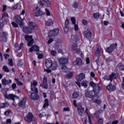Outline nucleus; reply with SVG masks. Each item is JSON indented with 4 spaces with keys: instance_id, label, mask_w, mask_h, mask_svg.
I'll return each instance as SVG.
<instances>
[{
    "instance_id": "1",
    "label": "nucleus",
    "mask_w": 124,
    "mask_h": 124,
    "mask_svg": "<svg viewBox=\"0 0 124 124\" xmlns=\"http://www.w3.org/2000/svg\"><path fill=\"white\" fill-rule=\"evenodd\" d=\"M101 91V88L99 86H96L93 88V90L90 91H86L85 95L86 97L92 99V101L94 103L99 104L101 101L98 99L99 98V92Z\"/></svg>"
},
{
    "instance_id": "2",
    "label": "nucleus",
    "mask_w": 124,
    "mask_h": 124,
    "mask_svg": "<svg viewBox=\"0 0 124 124\" xmlns=\"http://www.w3.org/2000/svg\"><path fill=\"white\" fill-rule=\"evenodd\" d=\"M79 40H80V38L78 35H73L71 36L70 42L73 43L72 46V51L74 54H79L80 55H83L81 50H80V48H78V46H77V44H76Z\"/></svg>"
},
{
    "instance_id": "3",
    "label": "nucleus",
    "mask_w": 124,
    "mask_h": 124,
    "mask_svg": "<svg viewBox=\"0 0 124 124\" xmlns=\"http://www.w3.org/2000/svg\"><path fill=\"white\" fill-rule=\"evenodd\" d=\"M37 85V82L36 81H33L31 82V91L30 93L31 94L30 95V97L31 99L33 100H36V99H38L39 96H38V90L35 87Z\"/></svg>"
},
{
    "instance_id": "4",
    "label": "nucleus",
    "mask_w": 124,
    "mask_h": 124,
    "mask_svg": "<svg viewBox=\"0 0 124 124\" xmlns=\"http://www.w3.org/2000/svg\"><path fill=\"white\" fill-rule=\"evenodd\" d=\"M46 66L47 68H51L52 70H57L58 63L56 61L52 62L51 59L49 58L46 60Z\"/></svg>"
},
{
    "instance_id": "5",
    "label": "nucleus",
    "mask_w": 124,
    "mask_h": 124,
    "mask_svg": "<svg viewBox=\"0 0 124 124\" xmlns=\"http://www.w3.org/2000/svg\"><path fill=\"white\" fill-rule=\"evenodd\" d=\"M85 77V74L81 73L79 74L78 76L76 77V79L77 81L76 82L77 85H78V87L80 88L81 87L80 82L84 79Z\"/></svg>"
},
{
    "instance_id": "6",
    "label": "nucleus",
    "mask_w": 124,
    "mask_h": 124,
    "mask_svg": "<svg viewBox=\"0 0 124 124\" xmlns=\"http://www.w3.org/2000/svg\"><path fill=\"white\" fill-rule=\"evenodd\" d=\"M7 36H8V33H7V32H4L3 31H0V41L1 42L6 41Z\"/></svg>"
},
{
    "instance_id": "7",
    "label": "nucleus",
    "mask_w": 124,
    "mask_h": 124,
    "mask_svg": "<svg viewBox=\"0 0 124 124\" xmlns=\"http://www.w3.org/2000/svg\"><path fill=\"white\" fill-rule=\"evenodd\" d=\"M25 39L26 41H29L27 44L28 46H31L33 44L34 40L32 39V36L31 35L29 36V35H26L25 36Z\"/></svg>"
},
{
    "instance_id": "8",
    "label": "nucleus",
    "mask_w": 124,
    "mask_h": 124,
    "mask_svg": "<svg viewBox=\"0 0 124 124\" xmlns=\"http://www.w3.org/2000/svg\"><path fill=\"white\" fill-rule=\"evenodd\" d=\"M74 65L76 66H82L84 65V62H83V60L80 58H77L75 62H73Z\"/></svg>"
},
{
    "instance_id": "9",
    "label": "nucleus",
    "mask_w": 124,
    "mask_h": 124,
    "mask_svg": "<svg viewBox=\"0 0 124 124\" xmlns=\"http://www.w3.org/2000/svg\"><path fill=\"white\" fill-rule=\"evenodd\" d=\"M33 13L35 16H36V17H38L40 16L41 15H43V12L41 11L40 8L37 7L35 9H34L33 11Z\"/></svg>"
},
{
    "instance_id": "10",
    "label": "nucleus",
    "mask_w": 124,
    "mask_h": 124,
    "mask_svg": "<svg viewBox=\"0 0 124 124\" xmlns=\"http://www.w3.org/2000/svg\"><path fill=\"white\" fill-rule=\"evenodd\" d=\"M68 31H69V20H68V18H66L65 21L64 32L65 33H67Z\"/></svg>"
},
{
    "instance_id": "11",
    "label": "nucleus",
    "mask_w": 124,
    "mask_h": 124,
    "mask_svg": "<svg viewBox=\"0 0 124 124\" xmlns=\"http://www.w3.org/2000/svg\"><path fill=\"white\" fill-rule=\"evenodd\" d=\"M115 48H117V44H112L106 48V51L108 53H112Z\"/></svg>"
},
{
    "instance_id": "12",
    "label": "nucleus",
    "mask_w": 124,
    "mask_h": 124,
    "mask_svg": "<svg viewBox=\"0 0 124 124\" xmlns=\"http://www.w3.org/2000/svg\"><path fill=\"white\" fill-rule=\"evenodd\" d=\"M26 102H27V98L26 97H24L19 100L18 103V106H19V107H24V106L26 105Z\"/></svg>"
},
{
    "instance_id": "13",
    "label": "nucleus",
    "mask_w": 124,
    "mask_h": 124,
    "mask_svg": "<svg viewBox=\"0 0 124 124\" xmlns=\"http://www.w3.org/2000/svg\"><path fill=\"white\" fill-rule=\"evenodd\" d=\"M33 117V115H32V113H29L27 115V116L25 118V120L28 123H31V122H32Z\"/></svg>"
},
{
    "instance_id": "14",
    "label": "nucleus",
    "mask_w": 124,
    "mask_h": 124,
    "mask_svg": "<svg viewBox=\"0 0 124 124\" xmlns=\"http://www.w3.org/2000/svg\"><path fill=\"white\" fill-rule=\"evenodd\" d=\"M16 24L19 25L21 28H24V23H23L22 17L20 16H16Z\"/></svg>"
},
{
    "instance_id": "15",
    "label": "nucleus",
    "mask_w": 124,
    "mask_h": 124,
    "mask_svg": "<svg viewBox=\"0 0 124 124\" xmlns=\"http://www.w3.org/2000/svg\"><path fill=\"white\" fill-rule=\"evenodd\" d=\"M4 97L5 98H7V99H11V100L13 101L14 102H15V97H16V96L13 94H7V93H5L4 95Z\"/></svg>"
},
{
    "instance_id": "16",
    "label": "nucleus",
    "mask_w": 124,
    "mask_h": 124,
    "mask_svg": "<svg viewBox=\"0 0 124 124\" xmlns=\"http://www.w3.org/2000/svg\"><path fill=\"white\" fill-rule=\"evenodd\" d=\"M28 25L29 26V28L30 29H32V30H37L38 29V26L34 22H29L28 23Z\"/></svg>"
},
{
    "instance_id": "17",
    "label": "nucleus",
    "mask_w": 124,
    "mask_h": 124,
    "mask_svg": "<svg viewBox=\"0 0 124 124\" xmlns=\"http://www.w3.org/2000/svg\"><path fill=\"white\" fill-rule=\"evenodd\" d=\"M117 77L118 74L112 73L109 75L108 78H107V80H109V81L112 82L114 79H117Z\"/></svg>"
},
{
    "instance_id": "18",
    "label": "nucleus",
    "mask_w": 124,
    "mask_h": 124,
    "mask_svg": "<svg viewBox=\"0 0 124 124\" xmlns=\"http://www.w3.org/2000/svg\"><path fill=\"white\" fill-rule=\"evenodd\" d=\"M84 35L88 39L92 38V32L89 30H87L84 32Z\"/></svg>"
},
{
    "instance_id": "19",
    "label": "nucleus",
    "mask_w": 124,
    "mask_h": 124,
    "mask_svg": "<svg viewBox=\"0 0 124 124\" xmlns=\"http://www.w3.org/2000/svg\"><path fill=\"white\" fill-rule=\"evenodd\" d=\"M60 64H66L68 62V59L63 58L59 60Z\"/></svg>"
},
{
    "instance_id": "20",
    "label": "nucleus",
    "mask_w": 124,
    "mask_h": 124,
    "mask_svg": "<svg viewBox=\"0 0 124 124\" xmlns=\"http://www.w3.org/2000/svg\"><path fill=\"white\" fill-rule=\"evenodd\" d=\"M107 89L109 92H114L116 90V87L111 83H110L108 86H107Z\"/></svg>"
},
{
    "instance_id": "21",
    "label": "nucleus",
    "mask_w": 124,
    "mask_h": 124,
    "mask_svg": "<svg viewBox=\"0 0 124 124\" xmlns=\"http://www.w3.org/2000/svg\"><path fill=\"white\" fill-rule=\"evenodd\" d=\"M54 25V20H52V19L49 18L48 19V21H46L45 25L47 27H51V26H53Z\"/></svg>"
},
{
    "instance_id": "22",
    "label": "nucleus",
    "mask_w": 124,
    "mask_h": 124,
    "mask_svg": "<svg viewBox=\"0 0 124 124\" xmlns=\"http://www.w3.org/2000/svg\"><path fill=\"white\" fill-rule=\"evenodd\" d=\"M23 31L25 33H31L32 32V29L30 27H24Z\"/></svg>"
},
{
    "instance_id": "23",
    "label": "nucleus",
    "mask_w": 124,
    "mask_h": 124,
    "mask_svg": "<svg viewBox=\"0 0 124 124\" xmlns=\"http://www.w3.org/2000/svg\"><path fill=\"white\" fill-rule=\"evenodd\" d=\"M12 83V80L11 79H9L7 80L5 78L2 79V85H9V84H11Z\"/></svg>"
},
{
    "instance_id": "24",
    "label": "nucleus",
    "mask_w": 124,
    "mask_h": 124,
    "mask_svg": "<svg viewBox=\"0 0 124 124\" xmlns=\"http://www.w3.org/2000/svg\"><path fill=\"white\" fill-rule=\"evenodd\" d=\"M32 51H39V47L37 46H33L29 49V52H32Z\"/></svg>"
},
{
    "instance_id": "25",
    "label": "nucleus",
    "mask_w": 124,
    "mask_h": 124,
    "mask_svg": "<svg viewBox=\"0 0 124 124\" xmlns=\"http://www.w3.org/2000/svg\"><path fill=\"white\" fill-rule=\"evenodd\" d=\"M78 110L79 115H80V116H82V114H83V113H84V108H83L82 106H79L78 107Z\"/></svg>"
},
{
    "instance_id": "26",
    "label": "nucleus",
    "mask_w": 124,
    "mask_h": 124,
    "mask_svg": "<svg viewBox=\"0 0 124 124\" xmlns=\"http://www.w3.org/2000/svg\"><path fill=\"white\" fill-rule=\"evenodd\" d=\"M61 69L63 72H68V71H70V69L65 65L62 66Z\"/></svg>"
},
{
    "instance_id": "27",
    "label": "nucleus",
    "mask_w": 124,
    "mask_h": 124,
    "mask_svg": "<svg viewBox=\"0 0 124 124\" xmlns=\"http://www.w3.org/2000/svg\"><path fill=\"white\" fill-rule=\"evenodd\" d=\"M9 104L8 103H4L0 104V108H5V107H8Z\"/></svg>"
},
{
    "instance_id": "28",
    "label": "nucleus",
    "mask_w": 124,
    "mask_h": 124,
    "mask_svg": "<svg viewBox=\"0 0 124 124\" xmlns=\"http://www.w3.org/2000/svg\"><path fill=\"white\" fill-rule=\"evenodd\" d=\"M48 106H49V101H48V99H45V104L43 105V108H46Z\"/></svg>"
},
{
    "instance_id": "29",
    "label": "nucleus",
    "mask_w": 124,
    "mask_h": 124,
    "mask_svg": "<svg viewBox=\"0 0 124 124\" xmlns=\"http://www.w3.org/2000/svg\"><path fill=\"white\" fill-rule=\"evenodd\" d=\"M62 45H63V43H62V40H59L56 43V46H58V47H62Z\"/></svg>"
},
{
    "instance_id": "30",
    "label": "nucleus",
    "mask_w": 124,
    "mask_h": 124,
    "mask_svg": "<svg viewBox=\"0 0 124 124\" xmlns=\"http://www.w3.org/2000/svg\"><path fill=\"white\" fill-rule=\"evenodd\" d=\"M79 97V92H74L73 93L72 97L74 99L78 98Z\"/></svg>"
},
{
    "instance_id": "31",
    "label": "nucleus",
    "mask_w": 124,
    "mask_h": 124,
    "mask_svg": "<svg viewBox=\"0 0 124 124\" xmlns=\"http://www.w3.org/2000/svg\"><path fill=\"white\" fill-rule=\"evenodd\" d=\"M80 86H82V87H84V88H88L87 81H82L80 83Z\"/></svg>"
},
{
    "instance_id": "32",
    "label": "nucleus",
    "mask_w": 124,
    "mask_h": 124,
    "mask_svg": "<svg viewBox=\"0 0 124 124\" xmlns=\"http://www.w3.org/2000/svg\"><path fill=\"white\" fill-rule=\"evenodd\" d=\"M93 16L94 19H99L100 16H101V15L99 14L98 13H96L93 14Z\"/></svg>"
},
{
    "instance_id": "33",
    "label": "nucleus",
    "mask_w": 124,
    "mask_h": 124,
    "mask_svg": "<svg viewBox=\"0 0 124 124\" xmlns=\"http://www.w3.org/2000/svg\"><path fill=\"white\" fill-rule=\"evenodd\" d=\"M117 68L119 70H124V65L122 64H119L117 65Z\"/></svg>"
},
{
    "instance_id": "34",
    "label": "nucleus",
    "mask_w": 124,
    "mask_h": 124,
    "mask_svg": "<svg viewBox=\"0 0 124 124\" xmlns=\"http://www.w3.org/2000/svg\"><path fill=\"white\" fill-rule=\"evenodd\" d=\"M53 31H54L53 36H56V35H58V34H59V32H60V30H59V29H55Z\"/></svg>"
},
{
    "instance_id": "35",
    "label": "nucleus",
    "mask_w": 124,
    "mask_h": 124,
    "mask_svg": "<svg viewBox=\"0 0 124 124\" xmlns=\"http://www.w3.org/2000/svg\"><path fill=\"white\" fill-rule=\"evenodd\" d=\"M90 86H91V87L93 88V89H95V88H96V87H99L98 85L96 86V84L94 83V82H93V81L90 82Z\"/></svg>"
},
{
    "instance_id": "36",
    "label": "nucleus",
    "mask_w": 124,
    "mask_h": 124,
    "mask_svg": "<svg viewBox=\"0 0 124 124\" xmlns=\"http://www.w3.org/2000/svg\"><path fill=\"white\" fill-rule=\"evenodd\" d=\"M95 55L97 56V57H100L101 54H100V50L99 49V48L97 47L96 50L95 52Z\"/></svg>"
},
{
    "instance_id": "37",
    "label": "nucleus",
    "mask_w": 124,
    "mask_h": 124,
    "mask_svg": "<svg viewBox=\"0 0 124 124\" xmlns=\"http://www.w3.org/2000/svg\"><path fill=\"white\" fill-rule=\"evenodd\" d=\"M50 54L52 56H53L54 57H56V56H57L58 53L55 50H52L50 51Z\"/></svg>"
},
{
    "instance_id": "38",
    "label": "nucleus",
    "mask_w": 124,
    "mask_h": 124,
    "mask_svg": "<svg viewBox=\"0 0 124 124\" xmlns=\"http://www.w3.org/2000/svg\"><path fill=\"white\" fill-rule=\"evenodd\" d=\"M40 86L44 88V89H48V85L46 82H43L42 85H40Z\"/></svg>"
},
{
    "instance_id": "39",
    "label": "nucleus",
    "mask_w": 124,
    "mask_h": 124,
    "mask_svg": "<svg viewBox=\"0 0 124 124\" xmlns=\"http://www.w3.org/2000/svg\"><path fill=\"white\" fill-rule=\"evenodd\" d=\"M73 72H69L67 76V78H68V79H70V78L73 76Z\"/></svg>"
},
{
    "instance_id": "40",
    "label": "nucleus",
    "mask_w": 124,
    "mask_h": 124,
    "mask_svg": "<svg viewBox=\"0 0 124 124\" xmlns=\"http://www.w3.org/2000/svg\"><path fill=\"white\" fill-rule=\"evenodd\" d=\"M10 114H12V113L11 112V110H10L9 109L6 110L4 112V115L6 116V117H7V116H8L9 115H10Z\"/></svg>"
},
{
    "instance_id": "41",
    "label": "nucleus",
    "mask_w": 124,
    "mask_h": 124,
    "mask_svg": "<svg viewBox=\"0 0 124 124\" xmlns=\"http://www.w3.org/2000/svg\"><path fill=\"white\" fill-rule=\"evenodd\" d=\"M118 123H119V121L116 120L113 122L109 121L107 124H118Z\"/></svg>"
},
{
    "instance_id": "42",
    "label": "nucleus",
    "mask_w": 124,
    "mask_h": 124,
    "mask_svg": "<svg viewBox=\"0 0 124 124\" xmlns=\"http://www.w3.org/2000/svg\"><path fill=\"white\" fill-rule=\"evenodd\" d=\"M3 70H4V71H5V72H9V69H8V68L7 67V66H4L3 67Z\"/></svg>"
},
{
    "instance_id": "43",
    "label": "nucleus",
    "mask_w": 124,
    "mask_h": 124,
    "mask_svg": "<svg viewBox=\"0 0 124 124\" xmlns=\"http://www.w3.org/2000/svg\"><path fill=\"white\" fill-rule=\"evenodd\" d=\"M48 35L49 36H54V31L51 30L49 31L48 32Z\"/></svg>"
},
{
    "instance_id": "44",
    "label": "nucleus",
    "mask_w": 124,
    "mask_h": 124,
    "mask_svg": "<svg viewBox=\"0 0 124 124\" xmlns=\"http://www.w3.org/2000/svg\"><path fill=\"white\" fill-rule=\"evenodd\" d=\"M112 61H114V59L113 57H109L106 60V62H112Z\"/></svg>"
},
{
    "instance_id": "45",
    "label": "nucleus",
    "mask_w": 124,
    "mask_h": 124,
    "mask_svg": "<svg viewBox=\"0 0 124 124\" xmlns=\"http://www.w3.org/2000/svg\"><path fill=\"white\" fill-rule=\"evenodd\" d=\"M16 82L17 85H18V86H23V83H22L20 81H18V79H16Z\"/></svg>"
},
{
    "instance_id": "46",
    "label": "nucleus",
    "mask_w": 124,
    "mask_h": 124,
    "mask_svg": "<svg viewBox=\"0 0 124 124\" xmlns=\"http://www.w3.org/2000/svg\"><path fill=\"white\" fill-rule=\"evenodd\" d=\"M71 20L72 24H73V25H75V24L76 23V20L75 19V18L73 17H71Z\"/></svg>"
},
{
    "instance_id": "47",
    "label": "nucleus",
    "mask_w": 124,
    "mask_h": 124,
    "mask_svg": "<svg viewBox=\"0 0 124 124\" xmlns=\"http://www.w3.org/2000/svg\"><path fill=\"white\" fill-rule=\"evenodd\" d=\"M9 64H10L11 66H13V61H12V59H9Z\"/></svg>"
},
{
    "instance_id": "48",
    "label": "nucleus",
    "mask_w": 124,
    "mask_h": 124,
    "mask_svg": "<svg viewBox=\"0 0 124 124\" xmlns=\"http://www.w3.org/2000/svg\"><path fill=\"white\" fill-rule=\"evenodd\" d=\"M8 91V88H2L1 89V92L3 93H7Z\"/></svg>"
},
{
    "instance_id": "49",
    "label": "nucleus",
    "mask_w": 124,
    "mask_h": 124,
    "mask_svg": "<svg viewBox=\"0 0 124 124\" xmlns=\"http://www.w3.org/2000/svg\"><path fill=\"white\" fill-rule=\"evenodd\" d=\"M4 17H8V14L6 13H4L2 15L1 20H3Z\"/></svg>"
},
{
    "instance_id": "50",
    "label": "nucleus",
    "mask_w": 124,
    "mask_h": 124,
    "mask_svg": "<svg viewBox=\"0 0 124 124\" xmlns=\"http://www.w3.org/2000/svg\"><path fill=\"white\" fill-rule=\"evenodd\" d=\"M16 9L17 10H20L21 9V3H18L16 5Z\"/></svg>"
},
{
    "instance_id": "51",
    "label": "nucleus",
    "mask_w": 124,
    "mask_h": 124,
    "mask_svg": "<svg viewBox=\"0 0 124 124\" xmlns=\"http://www.w3.org/2000/svg\"><path fill=\"white\" fill-rule=\"evenodd\" d=\"M46 12L47 16H51V13H50V11H49L48 9H46Z\"/></svg>"
},
{
    "instance_id": "52",
    "label": "nucleus",
    "mask_w": 124,
    "mask_h": 124,
    "mask_svg": "<svg viewBox=\"0 0 124 124\" xmlns=\"http://www.w3.org/2000/svg\"><path fill=\"white\" fill-rule=\"evenodd\" d=\"M74 30L76 31H78V30H79V27H78V25H77V24H75Z\"/></svg>"
},
{
    "instance_id": "53",
    "label": "nucleus",
    "mask_w": 124,
    "mask_h": 124,
    "mask_svg": "<svg viewBox=\"0 0 124 124\" xmlns=\"http://www.w3.org/2000/svg\"><path fill=\"white\" fill-rule=\"evenodd\" d=\"M54 41V39L53 38H49L48 41H47V44H51L52 42Z\"/></svg>"
},
{
    "instance_id": "54",
    "label": "nucleus",
    "mask_w": 124,
    "mask_h": 124,
    "mask_svg": "<svg viewBox=\"0 0 124 124\" xmlns=\"http://www.w3.org/2000/svg\"><path fill=\"white\" fill-rule=\"evenodd\" d=\"M98 124H103V120L101 118H100L98 120Z\"/></svg>"
},
{
    "instance_id": "55",
    "label": "nucleus",
    "mask_w": 124,
    "mask_h": 124,
    "mask_svg": "<svg viewBox=\"0 0 124 124\" xmlns=\"http://www.w3.org/2000/svg\"><path fill=\"white\" fill-rule=\"evenodd\" d=\"M72 6L74 8H78V4H77V3H75L72 5Z\"/></svg>"
},
{
    "instance_id": "56",
    "label": "nucleus",
    "mask_w": 124,
    "mask_h": 124,
    "mask_svg": "<svg viewBox=\"0 0 124 124\" xmlns=\"http://www.w3.org/2000/svg\"><path fill=\"white\" fill-rule=\"evenodd\" d=\"M85 61H86V62L87 64H89L90 63V61L89 58H86Z\"/></svg>"
},
{
    "instance_id": "57",
    "label": "nucleus",
    "mask_w": 124,
    "mask_h": 124,
    "mask_svg": "<svg viewBox=\"0 0 124 124\" xmlns=\"http://www.w3.org/2000/svg\"><path fill=\"white\" fill-rule=\"evenodd\" d=\"M43 1H45L47 5H50V1L49 0H42Z\"/></svg>"
},
{
    "instance_id": "58",
    "label": "nucleus",
    "mask_w": 124,
    "mask_h": 124,
    "mask_svg": "<svg viewBox=\"0 0 124 124\" xmlns=\"http://www.w3.org/2000/svg\"><path fill=\"white\" fill-rule=\"evenodd\" d=\"M43 58V54H39L38 55V58L40 59H42Z\"/></svg>"
},
{
    "instance_id": "59",
    "label": "nucleus",
    "mask_w": 124,
    "mask_h": 124,
    "mask_svg": "<svg viewBox=\"0 0 124 124\" xmlns=\"http://www.w3.org/2000/svg\"><path fill=\"white\" fill-rule=\"evenodd\" d=\"M82 24H83V25H85L86 26L88 25V21L86 20H82Z\"/></svg>"
},
{
    "instance_id": "60",
    "label": "nucleus",
    "mask_w": 124,
    "mask_h": 124,
    "mask_svg": "<svg viewBox=\"0 0 124 124\" xmlns=\"http://www.w3.org/2000/svg\"><path fill=\"white\" fill-rule=\"evenodd\" d=\"M39 116L41 118H42V117H46V114L45 113L43 112L42 113H40Z\"/></svg>"
},
{
    "instance_id": "61",
    "label": "nucleus",
    "mask_w": 124,
    "mask_h": 124,
    "mask_svg": "<svg viewBox=\"0 0 124 124\" xmlns=\"http://www.w3.org/2000/svg\"><path fill=\"white\" fill-rule=\"evenodd\" d=\"M44 71H46L47 73H51V72H52V70L48 69H45Z\"/></svg>"
},
{
    "instance_id": "62",
    "label": "nucleus",
    "mask_w": 124,
    "mask_h": 124,
    "mask_svg": "<svg viewBox=\"0 0 124 124\" xmlns=\"http://www.w3.org/2000/svg\"><path fill=\"white\" fill-rule=\"evenodd\" d=\"M12 88L13 90H15L16 89V84L14 83L12 85Z\"/></svg>"
},
{
    "instance_id": "63",
    "label": "nucleus",
    "mask_w": 124,
    "mask_h": 124,
    "mask_svg": "<svg viewBox=\"0 0 124 124\" xmlns=\"http://www.w3.org/2000/svg\"><path fill=\"white\" fill-rule=\"evenodd\" d=\"M7 7L6 6V5H3V10H2V11L3 12H4V11H5V10H6V8H7Z\"/></svg>"
},
{
    "instance_id": "64",
    "label": "nucleus",
    "mask_w": 124,
    "mask_h": 124,
    "mask_svg": "<svg viewBox=\"0 0 124 124\" xmlns=\"http://www.w3.org/2000/svg\"><path fill=\"white\" fill-rule=\"evenodd\" d=\"M6 123L7 124H11V119H7Z\"/></svg>"
}]
</instances>
